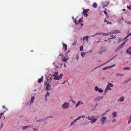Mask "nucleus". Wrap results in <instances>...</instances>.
Returning <instances> with one entry per match:
<instances>
[{"instance_id": "obj_27", "label": "nucleus", "mask_w": 131, "mask_h": 131, "mask_svg": "<svg viewBox=\"0 0 131 131\" xmlns=\"http://www.w3.org/2000/svg\"><path fill=\"white\" fill-rule=\"evenodd\" d=\"M100 93H102L103 92V91L101 88L99 89V90L98 91Z\"/></svg>"}, {"instance_id": "obj_57", "label": "nucleus", "mask_w": 131, "mask_h": 131, "mask_svg": "<svg viewBox=\"0 0 131 131\" xmlns=\"http://www.w3.org/2000/svg\"><path fill=\"white\" fill-rule=\"evenodd\" d=\"M128 37L129 36H131V32L130 33H129L128 35Z\"/></svg>"}, {"instance_id": "obj_46", "label": "nucleus", "mask_w": 131, "mask_h": 131, "mask_svg": "<svg viewBox=\"0 0 131 131\" xmlns=\"http://www.w3.org/2000/svg\"><path fill=\"white\" fill-rule=\"evenodd\" d=\"M33 131H38V129L35 128H33Z\"/></svg>"}, {"instance_id": "obj_39", "label": "nucleus", "mask_w": 131, "mask_h": 131, "mask_svg": "<svg viewBox=\"0 0 131 131\" xmlns=\"http://www.w3.org/2000/svg\"><path fill=\"white\" fill-rule=\"evenodd\" d=\"M127 8L128 9H131V5H129V6H127Z\"/></svg>"}, {"instance_id": "obj_14", "label": "nucleus", "mask_w": 131, "mask_h": 131, "mask_svg": "<svg viewBox=\"0 0 131 131\" xmlns=\"http://www.w3.org/2000/svg\"><path fill=\"white\" fill-rule=\"evenodd\" d=\"M97 120L96 118L93 119L91 121V123L92 124L95 122Z\"/></svg>"}, {"instance_id": "obj_12", "label": "nucleus", "mask_w": 131, "mask_h": 131, "mask_svg": "<svg viewBox=\"0 0 131 131\" xmlns=\"http://www.w3.org/2000/svg\"><path fill=\"white\" fill-rule=\"evenodd\" d=\"M113 31L114 32V34H116L120 32V30H115Z\"/></svg>"}, {"instance_id": "obj_33", "label": "nucleus", "mask_w": 131, "mask_h": 131, "mask_svg": "<svg viewBox=\"0 0 131 131\" xmlns=\"http://www.w3.org/2000/svg\"><path fill=\"white\" fill-rule=\"evenodd\" d=\"M104 64H102L101 65H100V66H97V67H95L94 69V70H95V69L96 68H99L100 67H101V66L103 65Z\"/></svg>"}, {"instance_id": "obj_48", "label": "nucleus", "mask_w": 131, "mask_h": 131, "mask_svg": "<svg viewBox=\"0 0 131 131\" xmlns=\"http://www.w3.org/2000/svg\"><path fill=\"white\" fill-rule=\"evenodd\" d=\"M83 14L84 15V16L85 17H87V16H88V15L87 13H83Z\"/></svg>"}, {"instance_id": "obj_59", "label": "nucleus", "mask_w": 131, "mask_h": 131, "mask_svg": "<svg viewBox=\"0 0 131 131\" xmlns=\"http://www.w3.org/2000/svg\"><path fill=\"white\" fill-rule=\"evenodd\" d=\"M95 35H95V34L94 35H91L90 36L92 37H94L95 36Z\"/></svg>"}, {"instance_id": "obj_30", "label": "nucleus", "mask_w": 131, "mask_h": 131, "mask_svg": "<svg viewBox=\"0 0 131 131\" xmlns=\"http://www.w3.org/2000/svg\"><path fill=\"white\" fill-rule=\"evenodd\" d=\"M95 90L96 91H98L99 89L97 86H95Z\"/></svg>"}, {"instance_id": "obj_11", "label": "nucleus", "mask_w": 131, "mask_h": 131, "mask_svg": "<svg viewBox=\"0 0 131 131\" xmlns=\"http://www.w3.org/2000/svg\"><path fill=\"white\" fill-rule=\"evenodd\" d=\"M43 79V77L42 76H41V78L39 79L38 81V82L39 83H41V82L43 81L42 79Z\"/></svg>"}, {"instance_id": "obj_1", "label": "nucleus", "mask_w": 131, "mask_h": 131, "mask_svg": "<svg viewBox=\"0 0 131 131\" xmlns=\"http://www.w3.org/2000/svg\"><path fill=\"white\" fill-rule=\"evenodd\" d=\"M58 73V72L57 71H56L54 72L52 75V76L54 77L53 78L54 80H59L61 79L63 75V74H60L59 76H57Z\"/></svg>"}, {"instance_id": "obj_20", "label": "nucleus", "mask_w": 131, "mask_h": 131, "mask_svg": "<svg viewBox=\"0 0 131 131\" xmlns=\"http://www.w3.org/2000/svg\"><path fill=\"white\" fill-rule=\"evenodd\" d=\"M113 116L114 117H115L116 116V112H114L113 113Z\"/></svg>"}, {"instance_id": "obj_35", "label": "nucleus", "mask_w": 131, "mask_h": 131, "mask_svg": "<svg viewBox=\"0 0 131 131\" xmlns=\"http://www.w3.org/2000/svg\"><path fill=\"white\" fill-rule=\"evenodd\" d=\"M83 22L82 19L81 18L80 19H79V20L78 21V22L79 23H81Z\"/></svg>"}, {"instance_id": "obj_13", "label": "nucleus", "mask_w": 131, "mask_h": 131, "mask_svg": "<svg viewBox=\"0 0 131 131\" xmlns=\"http://www.w3.org/2000/svg\"><path fill=\"white\" fill-rule=\"evenodd\" d=\"M63 47L65 48L64 49V50H67V45L65 44H63Z\"/></svg>"}, {"instance_id": "obj_8", "label": "nucleus", "mask_w": 131, "mask_h": 131, "mask_svg": "<svg viewBox=\"0 0 131 131\" xmlns=\"http://www.w3.org/2000/svg\"><path fill=\"white\" fill-rule=\"evenodd\" d=\"M47 119H48V118H44L43 119H41L37 121L36 122H41L45 120H46Z\"/></svg>"}, {"instance_id": "obj_37", "label": "nucleus", "mask_w": 131, "mask_h": 131, "mask_svg": "<svg viewBox=\"0 0 131 131\" xmlns=\"http://www.w3.org/2000/svg\"><path fill=\"white\" fill-rule=\"evenodd\" d=\"M85 53H84L83 52H82L81 53V56L82 57H84V56L85 55Z\"/></svg>"}, {"instance_id": "obj_4", "label": "nucleus", "mask_w": 131, "mask_h": 131, "mask_svg": "<svg viewBox=\"0 0 131 131\" xmlns=\"http://www.w3.org/2000/svg\"><path fill=\"white\" fill-rule=\"evenodd\" d=\"M127 53L129 55L131 54V47H129L126 51Z\"/></svg>"}, {"instance_id": "obj_18", "label": "nucleus", "mask_w": 131, "mask_h": 131, "mask_svg": "<svg viewBox=\"0 0 131 131\" xmlns=\"http://www.w3.org/2000/svg\"><path fill=\"white\" fill-rule=\"evenodd\" d=\"M88 36H84L83 38V40H84V39H86V40L88 42Z\"/></svg>"}, {"instance_id": "obj_51", "label": "nucleus", "mask_w": 131, "mask_h": 131, "mask_svg": "<svg viewBox=\"0 0 131 131\" xmlns=\"http://www.w3.org/2000/svg\"><path fill=\"white\" fill-rule=\"evenodd\" d=\"M116 119H114L112 121L113 123H114L116 122Z\"/></svg>"}, {"instance_id": "obj_49", "label": "nucleus", "mask_w": 131, "mask_h": 131, "mask_svg": "<svg viewBox=\"0 0 131 131\" xmlns=\"http://www.w3.org/2000/svg\"><path fill=\"white\" fill-rule=\"evenodd\" d=\"M68 59H64L63 60V61H64V62H65L66 61H67L68 60Z\"/></svg>"}, {"instance_id": "obj_61", "label": "nucleus", "mask_w": 131, "mask_h": 131, "mask_svg": "<svg viewBox=\"0 0 131 131\" xmlns=\"http://www.w3.org/2000/svg\"><path fill=\"white\" fill-rule=\"evenodd\" d=\"M108 61H106L105 63H104L103 64H105L106 63H108Z\"/></svg>"}, {"instance_id": "obj_2", "label": "nucleus", "mask_w": 131, "mask_h": 131, "mask_svg": "<svg viewBox=\"0 0 131 131\" xmlns=\"http://www.w3.org/2000/svg\"><path fill=\"white\" fill-rule=\"evenodd\" d=\"M69 104L68 102L64 103L62 105V107L63 109H67L69 107Z\"/></svg>"}, {"instance_id": "obj_55", "label": "nucleus", "mask_w": 131, "mask_h": 131, "mask_svg": "<svg viewBox=\"0 0 131 131\" xmlns=\"http://www.w3.org/2000/svg\"><path fill=\"white\" fill-rule=\"evenodd\" d=\"M106 22H107V24H111V22H108L107 21H106Z\"/></svg>"}, {"instance_id": "obj_47", "label": "nucleus", "mask_w": 131, "mask_h": 131, "mask_svg": "<svg viewBox=\"0 0 131 131\" xmlns=\"http://www.w3.org/2000/svg\"><path fill=\"white\" fill-rule=\"evenodd\" d=\"M108 34H109V35H111V34H114V32H113L112 31H111V32H109L108 33Z\"/></svg>"}, {"instance_id": "obj_34", "label": "nucleus", "mask_w": 131, "mask_h": 131, "mask_svg": "<svg viewBox=\"0 0 131 131\" xmlns=\"http://www.w3.org/2000/svg\"><path fill=\"white\" fill-rule=\"evenodd\" d=\"M102 35L104 36H108V34L107 33H102Z\"/></svg>"}, {"instance_id": "obj_24", "label": "nucleus", "mask_w": 131, "mask_h": 131, "mask_svg": "<svg viewBox=\"0 0 131 131\" xmlns=\"http://www.w3.org/2000/svg\"><path fill=\"white\" fill-rule=\"evenodd\" d=\"M125 22L128 25H129L131 24V22L130 21L127 20H125Z\"/></svg>"}, {"instance_id": "obj_5", "label": "nucleus", "mask_w": 131, "mask_h": 131, "mask_svg": "<svg viewBox=\"0 0 131 131\" xmlns=\"http://www.w3.org/2000/svg\"><path fill=\"white\" fill-rule=\"evenodd\" d=\"M124 96H122L119 97V99L118 100V101L122 102L124 101Z\"/></svg>"}, {"instance_id": "obj_38", "label": "nucleus", "mask_w": 131, "mask_h": 131, "mask_svg": "<svg viewBox=\"0 0 131 131\" xmlns=\"http://www.w3.org/2000/svg\"><path fill=\"white\" fill-rule=\"evenodd\" d=\"M35 98V97L34 96H33L31 99V101L34 102V100Z\"/></svg>"}, {"instance_id": "obj_31", "label": "nucleus", "mask_w": 131, "mask_h": 131, "mask_svg": "<svg viewBox=\"0 0 131 131\" xmlns=\"http://www.w3.org/2000/svg\"><path fill=\"white\" fill-rule=\"evenodd\" d=\"M46 85H47V90H48V89H49V88H49L51 86L49 84V83H47V84Z\"/></svg>"}, {"instance_id": "obj_23", "label": "nucleus", "mask_w": 131, "mask_h": 131, "mask_svg": "<svg viewBox=\"0 0 131 131\" xmlns=\"http://www.w3.org/2000/svg\"><path fill=\"white\" fill-rule=\"evenodd\" d=\"M76 121H75V119H74V121H73L72 122H71L70 125H72L74 124V123L76 122Z\"/></svg>"}, {"instance_id": "obj_6", "label": "nucleus", "mask_w": 131, "mask_h": 131, "mask_svg": "<svg viewBox=\"0 0 131 131\" xmlns=\"http://www.w3.org/2000/svg\"><path fill=\"white\" fill-rule=\"evenodd\" d=\"M95 116L94 115L92 116L91 117L88 116L87 117H86V118L89 120H91L93 119L94 118V117Z\"/></svg>"}, {"instance_id": "obj_25", "label": "nucleus", "mask_w": 131, "mask_h": 131, "mask_svg": "<svg viewBox=\"0 0 131 131\" xmlns=\"http://www.w3.org/2000/svg\"><path fill=\"white\" fill-rule=\"evenodd\" d=\"M123 69L125 70H130V68L128 67H126L123 68Z\"/></svg>"}, {"instance_id": "obj_64", "label": "nucleus", "mask_w": 131, "mask_h": 131, "mask_svg": "<svg viewBox=\"0 0 131 131\" xmlns=\"http://www.w3.org/2000/svg\"><path fill=\"white\" fill-rule=\"evenodd\" d=\"M3 114V113H0V115H2Z\"/></svg>"}, {"instance_id": "obj_32", "label": "nucleus", "mask_w": 131, "mask_h": 131, "mask_svg": "<svg viewBox=\"0 0 131 131\" xmlns=\"http://www.w3.org/2000/svg\"><path fill=\"white\" fill-rule=\"evenodd\" d=\"M110 67V66H109V67L107 66L106 67L103 68V69L104 70H105L107 69L109 67Z\"/></svg>"}, {"instance_id": "obj_62", "label": "nucleus", "mask_w": 131, "mask_h": 131, "mask_svg": "<svg viewBox=\"0 0 131 131\" xmlns=\"http://www.w3.org/2000/svg\"><path fill=\"white\" fill-rule=\"evenodd\" d=\"M115 66V64H114L112 66H110L111 67H114Z\"/></svg>"}, {"instance_id": "obj_42", "label": "nucleus", "mask_w": 131, "mask_h": 131, "mask_svg": "<svg viewBox=\"0 0 131 131\" xmlns=\"http://www.w3.org/2000/svg\"><path fill=\"white\" fill-rule=\"evenodd\" d=\"M121 48H119V47L118 46L116 49V51H118V50H119Z\"/></svg>"}, {"instance_id": "obj_50", "label": "nucleus", "mask_w": 131, "mask_h": 131, "mask_svg": "<svg viewBox=\"0 0 131 131\" xmlns=\"http://www.w3.org/2000/svg\"><path fill=\"white\" fill-rule=\"evenodd\" d=\"M50 78L49 79H47V82H48V83L49 82H50Z\"/></svg>"}, {"instance_id": "obj_15", "label": "nucleus", "mask_w": 131, "mask_h": 131, "mask_svg": "<svg viewBox=\"0 0 131 131\" xmlns=\"http://www.w3.org/2000/svg\"><path fill=\"white\" fill-rule=\"evenodd\" d=\"M107 85L110 87H113V84L110 82H108V83Z\"/></svg>"}, {"instance_id": "obj_3", "label": "nucleus", "mask_w": 131, "mask_h": 131, "mask_svg": "<svg viewBox=\"0 0 131 131\" xmlns=\"http://www.w3.org/2000/svg\"><path fill=\"white\" fill-rule=\"evenodd\" d=\"M107 119V117L105 116L103 117L100 119L101 124L102 125L104 124L105 123V122Z\"/></svg>"}, {"instance_id": "obj_53", "label": "nucleus", "mask_w": 131, "mask_h": 131, "mask_svg": "<svg viewBox=\"0 0 131 131\" xmlns=\"http://www.w3.org/2000/svg\"><path fill=\"white\" fill-rule=\"evenodd\" d=\"M53 116H50L47 117V118H53Z\"/></svg>"}, {"instance_id": "obj_21", "label": "nucleus", "mask_w": 131, "mask_h": 131, "mask_svg": "<svg viewBox=\"0 0 131 131\" xmlns=\"http://www.w3.org/2000/svg\"><path fill=\"white\" fill-rule=\"evenodd\" d=\"M97 4L96 3H94L92 5V6L94 8H96L97 7Z\"/></svg>"}, {"instance_id": "obj_16", "label": "nucleus", "mask_w": 131, "mask_h": 131, "mask_svg": "<svg viewBox=\"0 0 131 131\" xmlns=\"http://www.w3.org/2000/svg\"><path fill=\"white\" fill-rule=\"evenodd\" d=\"M81 103V104H82L83 103L81 102L80 101H79L75 105V107H78L79 105L80 104V103Z\"/></svg>"}, {"instance_id": "obj_9", "label": "nucleus", "mask_w": 131, "mask_h": 131, "mask_svg": "<svg viewBox=\"0 0 131 131\" xmlns=\"http://www.w3.org/2000/svg\"><path fill=\"white\" fill-rule=\"evenodd\" d=\"M103 97V96H100L97 97L96 98V100L98 101H99L101 100Z\"/></svg>"}, {"instance_id": "obj_19", "label": "nucleus", "mask_w": 131, "mask_h": 131, "mask_svg": "<svg viewBox=\"0 0 131 131\" xmlns=\"http://www.w3.org/2000/svg\"><path fill=\"white\" fill-rule=\"evenodd\" d=\"M116 75L117 76H119V77H122L124 76V75L123 74H120L118 73H117L116 74Z\"/></svg>"}, {"instance_id": "obj_7", "label": "nucleus", "mask_w": 131, "mask_h": 131, "mask_svg": "<svg viewBox=\"0 0 131 131\" xmlns=\"http://www.w3.org/2000/svg\"><path fill=\"white\" fill-rule=\"evenodd\" d=\"M108 90H111L112 89L111 88H110V87L108 86L107 85V86L105 90V92H107Z\"/></svg>"}, {"instance_id": "obj_36", "label": "nucleus", "mask_w": 131, "mask_h": 131, "mask_svg": "<svg viewBox=\"0 0 131 131\" xmlns=\"http://www.w3.org/2000/svg\"><path fill=\"white\" fill-rule=\"evenodd\" d=\"M49 93L48 91H47L46 95H45L46 97H47V96H49Z\"/></svg>"}, {"instance_id": "obj_41", "label": "nucleus", "mask_w": 131, "mask_h": 131, "mask_svg": "<svg viewBox=\"0 0 131 131\" xmlns=\"http://www.w3.org/2000/svg\"><path fill=\"white\" fill-rule=\"evenodd\" d=\"M131 122V115L130 116V118L129 119V120L128 122V123H129Z\"/></svg>"}, {"instance_id": "obj_60", "label": "nucleus", "mask_w": 131, "mask_h": 131, "mask_svg": "<svg viewBox=\"0 0 131 131\" xmlns=\"http://www.w3.org/2000/svg\"><path fill=\"white\" fill-rule=\"evenodd\" d=\"M128 37V35L125 38V39H127Z\"/></svg>"}, {"instance_id": "obj_54", "label": "nucleus", "mask_w": 131, "mask_h": 131, "mask_svg": "<svg viewBox=\"0 0 131 131\" xmlns=\"http://www.w3.org/2000/svg\"><path fill=\"white\" fill-rule=\"evenodd\" d=\"M104 12L106 15H107V12H106V10L104 11Z\"/></svg>"}, {"instance_id": "obj_29", "label": "nucleus", "mask_w": 131, "mask_h": 131, "mask_svg": "<svg viewBox=\"0 0 131 131\" xmlns=\"http://www.w3.org/2000/svg\"><path fill=\"white\" fill-rule=\"evenodd\" d=\"M81 116H79L78 118H76V119H75V121H77V120H79V119H81Z\"/></svg>"}, {"instance_id": "obj_28", "label": "nucleus", "mask_w": 131, "mask_h": 131, "mask_svg": "<svg viewBox=\"0 0 131 131\" xmlns=\"http://www.w3.org/2000/svg\"><path fill=\"white\" fill-rule=\"evenodd\" d=\"M81 116H79L78 118H76V119H75V121H77V120H79V119H81Z\"/></svg>"}, {"instance_id": "obj_63", "label": "nucleus", "mask_w": 131, "mask_h": 131, "mask_svg": "<svg viewBox=\"0 0 131 131\" xmlns=\"http://www.w3.org/2000/svg\"><path fill=\"white\" fill-rule=\"evenodd\" d=\"M2 107L3 108H5V106L3 105L2 106Z\"/></svg>"}, {"instance_id": "obj_58", "label": "nucleus", "mask_w": 131, "mask_h": 131, "mask_svg": "<svg viewBox=\"0 0 131 131\" xmlns=\"http://www.w3.org/2000/svg\"><path fill=\"white\" fill-rule=\"evenodd\" d=\"M62 54H61V53H60V54H59V56H60L61 57H61H62Z\"/></svg>"}, {"instance_id": "obj_45", "label": "nucleus", "mask_w": 131, "mask_h": 131, "mask_svg": "<svg viewBox=\"0 0 131 131\" xmlns=\"http://www.w3.org/2000/svg\"><path fill=\"white\" fill-rule=\"evenodd\" d=\"M102 32H100V33H98L97 32L95 34V35H96L97 34H98L99 35H102Z\"/></svg>"}, {"instance_id": "obj_43", "label": "nucleus", "mask_w": 131, "mask_h": 131, "mask_svg": "<svg viewBox=\"0 0 131 131\" xmlns=\"http://www.w3.org/2000/svg\"><path fill=\"white\" fill-rule=\"evenodd\" d=\"M29 126H26L23 127V129H26L27 127H28Z\"/></svg>"}, {"instance_id": "obj_44", "label": "nucleus", "mask_w": 131, "mask_h": 131, "mask_svg": "<svg viewBox=\"0 0 131 131\" xmlns=\"http://www.w3.org/2000/svg\"><path fill=\"white\" fill-rule=\"evenodd\" d=\"M74 22L75 23V24H77L78 23V22H77V20L75 19H74Z\"/></svg>"}, {"instance_id": "obj_10", "label": "nucleus", "mask_w": 131, "mask_h": 131, "mask_svg": "<svg viewBox=\"0 0 131 131\" xmlns=\"http://www.w3.org/2000/svg\"><path fill=\"white\" fill-rule=\"evenodd\" d=\"M127 40H125L124 42H123V43H122L121 45L119 46H118L119 47V48H122L123 47L124 44H125V42Z\"/></svg>"}, {"instance_id": "obj_56", "label": "nucleus", "mask_w": 131, "mask_h": 131, "mask_svg": "<svg viewBox=\"0 0 131 131\" xmlns=\"http://www.w3.org/2000/svg\"><path fill=\"white\" fill-rule=\"evenodd\" d=\"M115 38H116V37H115V36H114L113 37L110 38L109 39H111Z\"/></svg>"}, {"instance_id": "obj_26", "label": "nucleus", "mask_w": 131, "mask_h": 131, "mask_svg": "<svg viewBox=\"0 0 131 131\" xmlns=\"http://www.w3.org/2000/svg\"><path fill=\"white\" fill-rule=\"evenodd\" d=\"M117 56V54L115 56H114L113 57H112V58H111L110 60H109L108 61V62H110L113 59H114L115 58L116 56Z\"/></svg>"}, {"instance_id": "obj_17", "label": "nucleus", "mask_w": 131, "mask_h": 131, "mask_svg": "<svg viewBox=\"0 0 131 131\" xmlns=\"http://www.w3.org/2000/svg\"><path fill=\"white\" fill-rule=\"evenodd\" d=\"M89 10L88 9H84L83 10V13H87V12L89 11Z\"/></svg>"}, {"instance_id": "obj_52", "label": "nucleus", "mask_w": 131, "mask_h": 131, "mask_svg": "<svg viewBox=\"0 0 131 131\" xmlns=\"http://www.w3.org/2000/svg\"><path fill=\"white\" fill-rule=\"evenodd\" d=\"M81 118H85V115H81Z\"/></svg>"}, {"instance_id": "obj_22", "label": "nucleus", "mask_w": 131, "mask_h": 131, "mask_svg": "<svg viewBox=\"0 0 131 131\" xmlns=\"http://www.w3.org/2000/svg\"><path fill=\"white\" fill-rule=\"evenodd\" d=\"M33 102H34L31 101H30L27 104V105H30L31 104H32L33 103Z\"/></svg>"}, {"instance_id": "obj_40", "label": "nucleus", "mask_w": 131, "mask_h": 131, "mask_svg": "<svg viewBox=\"0 0 131 131\" xmlns=\"http://www.w3.org/2000/svg\"><path fill=\"white\" fill-rule=\"evenodd\" d=\"M83 46H81L80 47V50L81 51H82L83 50Z\"/></svg>"}]
</instances>
